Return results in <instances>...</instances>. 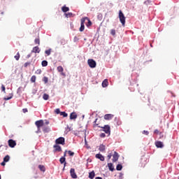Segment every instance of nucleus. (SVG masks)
<instances>
[{"mask_svg": "<svg viewBox=\"0 0 179 179\" xmlns=\"http://www.w3.org/2000/svg\"><path fill=\"white\" fill-rule=\"evenodd\" d=\"M51 51H52V49L51 48H49L48 50L45 51V54L47 57H50V55H51Z\"/></svg>", "mask_w": 179, "mask_h": 179, "instance_id": "obj_22", "label": "nucleus"}, {"mask_svg": "<svg viewBox=\"0 0 179 179\" xmlns=\"http://www.w3.org/2000/svg\"><path fill=\"white\" fill-rule=\"evenodd\" d=\"M62 12H64V13H66V12H69V7H66V6H64L62 8Z\"/></svg>", "mask_w": 179, "mask_h": 179, "instance_id": "obj_21", "label": "nucleus"}, {"mask_svg": "<svg viewBox=\"0 0 179 179\" xmlns=\"http://www.w3.org/2000/svg\"><path fill=\"white\" fill-rule=\"evenodd\" d=\"M58 72H64V68L62 66L57 67Z\"/></svg>", "mask_w": 179, "mask_h": 179, "instance_id": "obj_34", "label": "nucleus"}, {"mask_svg": "<svg viewBox=\"0 0 179 179\" xmlns=\"http://www.w3.org/2000/svg\"><path fill=\"white\" fill-rule=\"evenodd\" d=\"M35 125L37 127V128H40L44 125V121L43 120H37L35 122Z\"/></svg>", "mask_w": 179, "mask_h": 179, "instance_id": "obj_6", "label": "nucleus"}, {"mask_svg": "<svg viewBox=\"0 0 179 179\" xmlns=\"http://www.w3.org/2000/svg\"><path fill=\"white\" fill-rule=\"evenodd\" d=\"M6 162H5V161H3V162H1V166H5L6 164Z\"/></svg>", "mask_w": 179, "mask_h": 179, "instance_id": "obj_52", "label": "nucleus"}, {"mask_svg": "<svg viewBox=\"0 0 179 179\" xmlns=\"http://www.w3.org/2000/svg\"><path fill=\"white\" fill-rule=\"evenodd\" d=\"M40 51H41L40 48H38V46H35L33 48L31 52H34L35 54H40Z\"/></svg>", "mask_w": 179, "mask_h": 179, "instance_id": "obj_9", "label": "nucleus"}, {"mask_svg": "<svg viewBox=\"0 0 179 179\" xmlns=\"http://www.w3.org/2000/svg\"><path fill=\"white\" fill-rule=\"evenodd\" d=\"M5 90H6L5 85H1V91L5 93Z\"/></svg>", "mask_w": 179, "mask_h": 179, "instance_id": "obj_44", "label": "nucleus"}, {"mask_svg": "<svg viewBox=\"0 0 179 179\" xmlns=\"http://www.w3.org/2000/svg\"><path fill=\"white\" fill-rule=\"evenodd\" d=\"M108 167L110 171H114V166L113 165V163H108Z\"/></svg>", "mask_w": 179, "mask_h": 179, "instance_id": "obj_20", "label": "nucleus"}, {"mask_svg": "<svg viewBox=\"0 0 179 179\" xmlns=\"http://www.w3.org/2000/svg\"><path fill=\"white\" fill-rule=\"evenodd\" d=\"M76 39V37L74 38V40Z\"/></svg>", "mask_w": 179, "mask_h": 179, "instance_id": "obj_60", "label": "nucleus"}, {"mask_svg": "<svg viewBox=\"0 0 179 179\" xmlns=\"http://www.w3.org/2000/svg\"><path fill=\"white\" fill-rule=\"evenodd\" d=\"M36 134H38L39 132H41V130L40 128H37Z\"/></svg>", "mask_w": 179, "mask_h": 179, "instance_id": "obj_50", "label": "nucleus"}, {"mask_svg": "<svg viewBox=\"0 0 179 179\" xmlns=\"http://www.w3.org/2000/svg\"><path fill=\"white\" fill-rule=\"evenodd\" d=\"M151 2H152V1H150V0H147V1H145L144 2V3H145V5H149Z\"/></svg>", "mask_w": 179, "mask_h": 179, "instance_id": "obj_42", "label": "nucleus"}, {"mask_svg": "<svg viewBox=\"0 0 179 179\" xmlns=\"http://www.w3.org/2000/svg\"><path fill=\"white\" fill-rule=\"evenodd\" d=\"M119 157H120V155H118V152H115L114 155H113V163H115V162H117Z\"/></svg>", "mask_w": 179, "mask_h": 179, "instance_id": "obj_8", "label": "nucleus"}, {"mask_svg": "<svg viewBox=\"0 0 179 179\" xmlns=\"http://www.w3.org/2000/svg\"><path fill=\"white\" fill-rule=\"evenodd\" d=\"M87 64L90 66V68H96L97 64L96 63V61L93 59H89L87 60Z\"/></svg>", "mask_w": 179, "mask_h": 179, "instance_id": "obj_2", "label": "nucleus"}, {"mask_svg": "<svg viewBox=\"0 0 179 179\" xmlns=\"http://www.w3.org/2000/svg\"><path fill=\"white\" fill-rule=\"evenodd\" d=\"M65 170V165H64L63 171Z\"/></svg>", "mask_w": 179, "mask_h": 179, "instance_id": "obj_57", "label": "nucleus"}, {"mask_svg": "<svg viewBox=\"0 0 179 179\" xmlns=\"http://www.w3.org/2000/svg\"><path fill=\"white\" fill-rule=\"evenodd\" d=\"M65 16L66 17H73V14L72 13H65Z\"/></svg>", "mask_w": 179, "mask_h": 179, "instance_id": "obj_31", "label": "nucleus"}, {"mask_svg": "<svg viewBox=\"0 0 179 179\" xmlns=\"http://www.w3.org/2000/svg\"><path fill=\"white\" fill-rule=\"evenodd\" d=\"M113 155H111V154H109V155H108V160H110V159H111V157H112Z\"/></svg>", "mask_w": 179, "mask_h": 179, "instance_id": "obj_49", "label": "nucleus"}, {"mask_svg": "<svg viewBox=\"0 0 179 179\" xmlns=\"http://www.w3.org/2000/svg\"><path fill=\"white\" fill-rule=\"evenodd\" d=\"M34 43H35V44H38V45H40V39L36 38L34 40Z\"/></svg>", "mask_w": 179, "mask_h": 179, "instance_id": "obj_37", "label": "nucleus"}, {"mask_svg": "<svg viewBox=\"0 0 179 179\" xmlns=\"http://www.w3.org/2000/svg\"><path fill=\"white\" fill-rule=\"evenodd\" d=\"M36 76H32L31 78V82L32 83H34L36 82Z\"/></svg>", "mask_w": 179, "mask_h": 179, "instance_id": "obj_35", "label": "nucleus"}, {"mask_svg": "<svg viewBox=\"0 0 179 179\" xmlns=\"http://www.w3.org/2000/svg\"><path fill=\"white\" fill-rule=\"evenodd\" d=\"M108 86V80H104L102 82V87H107Z\"/></svg>", "mask_w": 179, "mask_h": 179, "instance_id": "obj_19", "label": "nucleus"}, {"mask_svg": "<svg viewBox=\"0 0 179 179\" xmlns=\"http://www.w3.org/2000/svg\"><path fill=\"white\" fill-rule=\"evenodd\" d=\"M53 148L55 149V152H62V148L57 144L55 145Z\"/></svg>", "mask_w": 179, "mask_h": 179, "instance_id": "obj_13", "label": "nucleus"}, {"mask_svg": "<svg viewBox=\"0 0 179 179\" xmlns=\"http://www.w3.org/2000/svg\"><path fill=\"white\" fill-rule=\"evenodd\" d=\"M45 124H46V125H48V124H50V122L46 121V122H45Z\"/></svg>", "mask_w": 179, "mask_h": 179, "instance_id": "obj_55", "label": "nucleus"}, {"mask_svg": "<svg viewBox=\"0 0 179 179\" xmlns=\"http://www.w3.org/2000/svg\"><path fill=\"white\" fill-rule=\"evenodd\" d=\"M82 20H84L85 22L87 20V23L86 24L87 27H90V26L92 25V21L89 19V17H85L84 18H82Z\"/></svg>", "mask_w": 179, "mask_h": 179, "instance_id": "obj_11", "label": "nucleus"}, {"mask_svg": "<svg viewBox=\"0 0 179 179\" xmlns=\"http://www.w3.org/2000/svg\"><path fill=\"white\" fill-rule=\"evenodd\" d=\"M94 176H96V174L94 173V171H92V172H90L89 173V178L93 179V178H94Z\"/></svg>", "mask_w": 179, "mask_h": 179, "instance_id": "obj_24", "label": "nucleus"}, {"mask_svg": "<svg viewBox=\"0 0 179 179\" xmlns=\"http://www.w3.org/2000/svg\"><path fill=\"white\" fill-rule=\"evenodd\" d=\"M95 157L96 159L101 160V162H104V156H103L101 154H96Z\"/></svg>", "mask_w": 179, "mask_h": 179, "instance_id": "obj_16", "label": "nucleus"}, {"mask_svg": "<svg viewBox=\"0 0 179 179\" xmlns=\"http://www.w3.org/2000/svg\"><path fill=\"white\" fill-rule=\"evenodd\" d=\"M95 179H103V178L98 176V177H96Z\"/></svg>", "mask_w": 179, "mask_h": 179, "instance_id": "obj_54", "label": "nucleus"}, {"mask_svg": "<svg viewBox=\"0 0 179 179\" xmlns=\"http://www.w3.org/2000/svg\"><path fill=\"white\" fill-rule=\"evenodd\" d=\"M60 44H61L62 45H65V39H62V40L60 41Z\"/></svg>", "mask_w": 179, "mask_h": 179, "instance_id": "obj_40", "label": "nucleus"}, {"mask_svg": "<svg viewBox=\"0 0 179 179\" xmlns=\"http://www.w3.org/2000/svg\"><path fill=\"white\" fill-rule=\"evenodd\" d=\"M76 118H78L76 113L73 112L70 114V120H76Z\"/></svg>", "mask_w": 179, "mask_h": 179, "instance_id": "obj_14", "label": "nucleus"}, {"mask_svg": "<svg viewBox=\"0 0 179 179\" xmlns=\"http://www.w3.org/2000/svg\"><path fill=\"white\" fill-rule=\"evenodd\" d=\"M154 134H156L157 135L159 134V130L158 129H155L154 131Z\"/></svg>", "mask_w": 179, "mask_h": 179, "instance_id": "obj_48", "label": "nucleus"}, {"mask_svg": "<svg viewBox=\"0 0 179 179\" xmlns=\"http://www.w3.org/2000/svg\"><path fill=\"white\" fill-rule=\"evenodd\" d=\"M38 169L41 170V171H45V167L43 165H39Z\"/></svg>", "mask_w": 179, "mask_h": 179, "instance_id": "obj_32", "label": "nucleus"}, {"mask_svg": "<svg viewBox=\"0 0 179 179\" xmlns=\"http://www.w3.org/2000/svg\"><path fill=\"white\" fill-rule=\"evenodd\" d=\"M43 132L47 134V133L50 132V129L48 127H43Z\"/></svg>", "mask_w": 179, "mask_h": 179, "instance_id": "obj_23", "label": "nucleus"}, {"mask_svg": "<svg viewBox=\"0 0 179 179\" xmlns=\"http://www.w3.org/2000/svg\"><path fill=\"white\" fill-rule=\"evenodd\" d=\"M114 117V115L111 114H106L104 115V120H112V118Z\"/></svg>", "mask_w": 179, "mask_h": 179, "instance_id": "obj_17", "label": "nucleus"}, {"mask_svg": "<svg viewBox=\"0 0 179 179\" xmlns=\"http://www.w3.org/2000/svg\"><path fill=\"white\" fill-rule=\"evenodd\" d=\"M22 111H23V113H27V108H24V109H22Z\"/></svg>", "mask_w": 179, "mask_h": 179, "instance_id": "obj_51", "label": "nucleus"}, {"mask_svg": "<svg viewBox=\"0 0 179 179\" xmlns=\"http://www.w3.org/2000/svg\"><path fill=\"white\" fill-rule=\"evenodd\" d=\"M96 122H97V119H96L94 122V127H97V125H99L98 124H96Z\"/></svg>", "mask_w": 179, "mask_h": 179, "instance_id": "obj_47", "label": "nucleus"}, {"mask_svg": "<svg viewBox=\"0 0 179 179\" xmlns=\"http://www.w3.org/2000/svg\"><path fill=\"white\" fill-rule=\"evenodd\" d=\"M60 115H62V117H64V118H66V117H68V113H66L65 111L61 112Z\"/></svg>", "mask_w": 179, "mask_h": 179, "instance_id": "obj_30", "label": "nucleus"}, {"mask_svg": "<svg viewBox=\"0 0 179 179\" xmlns=\"http://www.w3.org/2000/svg\"><path fill=\"white\" fill-rule=\"evenodd\" d=\"M14 58L16 59V61H19V59L20 58V54L17 52L15 56H14Z\"/></svg>", "mask_w": 179, "mask_h": 179, "instance_id": "obj_33", "label": "nucleus"}, {"mask_svg": "<svg viewBox=\"0 0 179 179\" xmlns=\"http://www.w3.org/2000/svg\"><path fill=\"white\" fill-rule=\"evenodd\" d=\"M0 179H1V175H0Z\"/></svg>", "mask_w": 179, "mask_h": 179, "instance_id": "obj_62", "label": "nucleus"}, {"mask_svg": "<svg viewBox=\"0 0 179 179\" xmlns=\"http://www.w3.org/2000/svg\"><path fill=\"white\" fill-rule=\"evenodd\" d=\"M43 100H48V99H50V95H48V94H44L43 96Z\"/></svg>", "mask_w": 179, "mask_h": 179, "instance_id": "obj_29", "label": "nucleus"}, {"mask_svg": "<svg viewBox=\"0 0 179 179\" xmlns=\"http://www.w3.org/2000/svg\"><path fill=\"white\" fill-rule=\"evenodd\" d=\"M143 134H145V135H149V131H146V130H144V131H143Z\"/></svg>", "mask_w": 179, "mask_h": 179, "instance_id": "obj_46", "label": "nucleus"}, {"mask_svg": "<svg viewBox=\"0 0 179 179\" xmlns=\"http://www.w3.org/2000/svg\"><path fill=\"white\" fill-rule=\"evenodd\" d=\"M27 57H28V58H30V55H27Z\"/></svg>", "mask_w": 179, "mask_h": 179, "instance_id": "obj_56", "label": "nucleus"}, {"mask_svg": "<svg viewBox=\"0 0 179 179\" xmlns=\"http://www.w3.org/2000/svg\"><path fill=\"white\" fill-rule=\"evenodd\" d=\"M66 152H67L66 150L64 152L63 157H66Z\"/></svg>", "mask_w": 179, "mask_h": 179, "instance_id": "obj_53", "label": "nucleus"}, {"mask_svg": "<svg viewBox=\"0 0 179 179\" xmlns=\"http://www.w3.org/2000/svg\"><path fill=\"white\" fill-rule=\"evenodd\" d=\"M110 34L114 36L115 34V29H111Z\"/></svg>", "mask_w": 179, "mask_h": 179, "instance_id": "obj_43", "label": "nucleus"}, {"mask_svg": "<svg viewBox=\"0 0 179 179\" xmlns=\"http://www.w3.org/2000/svg\"><path fill=\"white\" fill-rule=\"evenodd\" d=\"M41 65L42 66H47L48 65V62H47L46 60H43L41 62Z\"/></svg>", "mask_w": 179, "mask_h": 179, "instance_id": "obj_28", "label": "nucleus"}, {"mask_svg": "<svg viewBox=\"0 0 179 179\" xmlns=\"http://www.w3.org/2000/svg\"><path fill=\"white\" fill-rule=\"evenodd\" d=\"M55 113H56L57 114H61V110H59V108H56L55 110Z\"/></svg>", "mask_w": 179, "mask_h": 179, "instance_id": "obj_38", "label": "nucleus"}, {"mask_svg": "<svg viewBox=\"0 0 179 179\" xmlns=\"http://www.w3.org/2000/svg\"><path fill=\"white\" fill-rule=\"evenodd\" d=\"M99 150L100 152H104L106 150V145H103V144H101L99 145Z\"/></svg>", "mask_w": 179, "mask_h": 179, "instance_id": "obj_18", "label": "nucleus"}, {"mask_svg": "<svg viewBox=\"0 0 179 179\" xmlns=\"http://www.w3.org/2000/svg\"><path fill=\"white\" fill-rule=\"evenodd\" d=\"M119 19L122 26H125V15H124V13L121 10H119Z\"/></svg>", "mask_w": 179, "mask_h": 179, "instance_id": "obj_1", "label": "nucleus"}, {"mask_svg": "<svg viewBox=\"0 0 179 179\" xmlns=\"http://www.w3.org/2000/svg\"><path fill=\"white\" fill-rule=\"evenodd\" d=\"M56 145H65V138L59 137L55 141Z\"/></svg>", "mask_w": 179, "mask_h": 179, "instance_id": "obj_3", "label": "nucleus"}, {"mask_svg": "<svg viewBox=\"0 0 179 179\" xmlns=\"http://www.w3.org/2000/svg\"><path fill=\"white\" fill-rule=\"evenodd\" d=\"M122 176H124V174H122V173H120V177H121Z\"/></svg>", "mask_w": 179, "mask_h": 179, "instance_id": "obj_58", "label": "nucleus"}, {"mask_svg": "<svg viewBox=\"0 0 179 179\" xmlns=\"http://www.w3.org/2000/svg\"><path fill=\"white\" fill-rule=\"evenodd\" d=\"M13 97V94H9V96L8 97H4L3 100L8 101L10 100Z\"/></svg>", "mask_w": 179, "mask_h": 179, "instance_id": "obj_27", "label": "nucleus"}, {"mask_svg": "<svg viewBox=\"0 0 179 179\" xmlns=\"http://www.w3.org/2000/svg\"><path fill=\"white\" fill-rule=\"evenodd\" d=\"M68 153H69V156H74L75 155V152H73L71 150H69Z\"/></svg>", "mask_w": 179, "mask_h": 179, "instance_id": "obj_39", "label": "nucleus"}, {"mask_svg": "<svg viewBox=\"0 0 179 179\" xmlns=\"http://www.w3.org/2000/svg\"><path fill=\"white\" fill-rule=\"evenodd\" d=\"M35 73H36L37 75H41V69H38L36 71Z\"/></svg>", "mask_w": 179, "mask_h": 179, "instance_id": "obj_41", "label": "nucleus"}, {"mask_svg": "<svg viewBox=\"0 0 179 179\" xmlns=\"http://www.w3.org/2000/svg\"><path fill=\"white\" fill-rule=\"evenodd\" d=\"M9 160H10V157L9 155H6L3 158V162H5L6 163H8V162H9Z\"/></svg>", "mask_w": 179, "mask_h": 179, "instance_id": "obj_25", "label": "nucleus"}, {"mask_svg": "<svg viewBox=\"0 0 179 179\" xmlns=\"http://www.w3.org/2000/svg\"><path fill=\"white\" fill-rule=\"evenodd\" d=\"M62 75H64V73H62Z\"/></svg>", "mask_w": 179, "mask_h": 179, "instance_id": "obj_61", "label": "nucleus"}, {"mask_svg": "<svg viewBox=\"0 0 179 179\" xmlns=\"http://www.w3.org/2000/svg\"><path fill=\"white\" fill-rule=\"evenodd\" d=\"M155 146L157 148H164V145L163 144V142L162 141H156L155 142Z\"/></svg>", "mask_w": 179, "mask_h": 179, "instance_id": "obj_10", "label": "nucleus"}, {"mask_svg": "<svg viewBox=\"0 0 179 179\" xmlns=\"http://www.w3.org/2000/svg\"><path fill=\"white\" fill-rule=\"evenodd\" d=\"M100 138H106V134L101 133V134H100Z\"/></svg>", "mask_w": 179, "mask_h": 179, "instance_id": "obj_45", "label": "nucleus"}, {"mask_svg": "<svg viewBox=\"0 0 179 179\" xmlns=\"http://www.w3.org/2000/svg\"><path fill=\"white\" fill-rule=\"evenodd\" d=\"M116 170L117 171H121L122 170V164H117L116 166Z\"/></svg>", "mask_w": 179, "mask_h": 179, "instance_id": "obj_26", "label": "nucleus"}, {"mask_svg": "<svg viewBox=\"0 0 179 179\" xmlns=\"http://www.w3.org/2000/svg\"><path fill=\"white\" fill-rule=\"evenodd\" d=\"M101 128L103 129V132H105V134H108V135H110V134L111 133L110 125L106 124L104 125V127H102Z\"/></svg>", "mask_w": 179, "mask_h": 179, "instance_id": "obj_4", "label": "nucleus"}, {"mask_svg": "<svg viewBox=\"0 0 179 179\" xmlns=\"http://www.w3.org/2000/svg\"><path fill=\"white\" fill-rule=\"evenodd\" d=\"M8 146H10V148H15L16 146V141L13 139L8 140Z\"/></svg>", "mask_w": 179, "mask_h": 179, "instance_id": "obj_7", "label": "nucleus"}, {"mask_svg": "<svg viewBox=\"0 0 179 179\" xmlns=\"http://www.w3.org/2000/svg\"><path fill=\"white\" fill-rule=\"evenodd\" d=\"M43 81L44 82V83H48V78L43 77Z\"/></svg>", "mask_w": 179, "mask_h": 179, "instance_id": "obj_36", "label": "nucleus"}, {"mask_svg": "<svg viewBox=\"0 0 179 179\" xmlns=\"http://www.w3.org/2000/svg\"><path fill=\"white\" fill-rule=\"evenodd\" d=\"M24 65H25V66H27V63H25V64H24Z\"/></svg>", "mask_w": 179, "mask_h": 179, "instance_id": "obj_59", "label": "nucleus"}, {"mask_svg": "<svg viewBox=\"0 0 179 179\" xmlns=\"http://www.w3.org/2000/svg\"><path fill=\"white\" fill-rule=\"evenodd\" d=\"M84 30H85V20L81 19L80 31H83Z\"/></svg>", "mask_w": 179, "mask_h": 179, "instance_id": "obj_15", "label": "nucleus"}, {"mask_svg": "<svg viewBox=\"0 0 179 179\" xmlns=\"http://www.w3.org/2000/svg\"><path fill=\"white\" fill-rule=\"evenodd\" d=\"M70 174H71V178H73V179L78 178V175H76V173L75 172V169L71 168L70 169Z\"/></svg>", "mask_w": 179, "mask_h": 179, "instance_id": "obj_5", "label": "nucleus"}, {"mask_svg": "<svg viewBox=\"0 0 179 179\" xmlns=\"http://www.w3.org/2000/svg\"><path fill=\"white\" fill-rule=\"evenodd\" d=\"M66 158H65V157H62L59 159L61 164H64V167H66Z\"/></svg>", "mask_w": 179, "mask_h": 179, "instance_id": "obj_12", "label": "nucleus"}]
</instances>
